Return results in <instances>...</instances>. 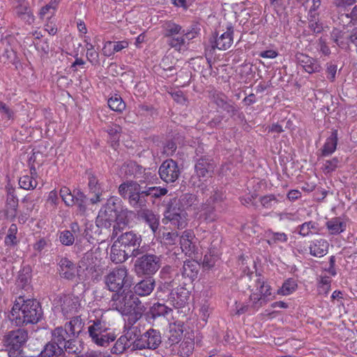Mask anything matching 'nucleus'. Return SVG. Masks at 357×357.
Listing matches in <instances>:
<instances>
[{"instance_id": "864d4df0", "label": "nucleus", "mask_w": 357, "mask_h": 357, "mask_svg": "<svg viewBox=\"0 0 357 357\" xmlns=\"http://www.w3.org/2000/svg\"><path fill=\"white\" fill-rule=\"evenodd\" d=\"M268 289V293H269V298L272 295L271 287V286L266 283L263 279L259 278L256 280V289L255 290V292L259 294V295H262L263 293Z\"/></svg>"}, {"instance_id": "473e14b6", "label": "nucleus", "mask_w": 357, "mask_h": 357, "mask_svg": "<svg viewBox=\"0 0 357 357\" xmlns=\"http://www.w3.org/2000/svg\"><path fill=\"white\" fill-rule=\"evenodd\" d=\"M40 354L41 357H66L62 347H57L52 343H47Z\"/></svg>"}, {"instance_id": "2eb2a0df", "label": "nucleus", "mask_w": 357, "mask_h": 357, "mask_svg": "<svg viewBox=\"0 0 357 357\" xmlns=\"http://www.w3.org/2000/svg\"><path fill=\"white\" fill-rule=\"evenodd\" d=\"M158 172L160 178L166 183H174L181 174L177 162L172 159L165 160L160 166Z\"/></svg>"}, {"instance_id": "412c9836", "label": "nucleus", "mask_w": 357, "mask_h": 357, "mask_svg": "<svg viewBox=\"0 0 357 357\" xmlns=\"http://www.w3.org/2000/svg\"><path fill=\"white\" fill-rule=\"evenodd\" d=\"M234 28L232 26H228L227 31L222 33L220 37L215 38L213 48H218L220 50L229 49L233 43Z\"/></svg>"}, {"instance_id": "f704fd0d", "label": "nucleus", "mask_w": 357, "mask_h": 357, "mask_svg": "<svg viewBox=\"0 0 357 357\" xmlns=\"http://www.w3.org/2000/svg\"><path fill=\"white\" fill-rule=\"evenodd\" d=\"M63 351L68 354H79L82 351L81 342L78 340V337H71L66 343L62 346Z\"/></svg>"}, {"instance_id": "aec40b11", "label": "nucleus", "mask_w": 357, "mask_h": 357, "mask_svg": "<svg viewBox=\"0 0 357 357\" xmlns=\"http://www.w3.org/2000/svg\"><path fill=\"white\" fill-rule=\"evenodd\" d=\"M298 3L303 7L305 11H307L308 20H318L321 6V0H297Z\"/></svg>"}, {"instance_id": "0e129e2a", "label": "nucleus", "mask_w": 357, "mask_h": 357, "mask_svg": "<svg viewBox=\"0 0 357 357\" xmlns=\"http://www.w3.org/2000/svg\"><path fill=\"white\" fill-rule=\"evenodd\" d=\"M36 48L40 53L41 56L47 55L50 51V47L47 40L36 43Z\"/></svg>"}, {"instance_id": "338daca9", "label": "nucleus", "mask_w": 357, "mask_h": 357, "mask_svg": "<svg viewBox=\"0 0 357 357\" xmlns=\"http://www.w3.org/2000/svg\"><path fill=\"white\" fill-rule=\"evenodd\" d=\"M49 241L45 238H41L38 240L33 245L35 251L38 252H42L48 245Z\"/></svg>"}, {"instance_id": "ea45409f", "label": "nucleus", "mask_w": 357, "mask_h": 357, "mask_svg": "<svg viewBox=\"0 0 357 357\" xmlns=\"http://www.w3.org/2000/svg\"><path fill=\"white\" fill-rule=\"evenodd\" d=\"M18 199L13 193H8L6 199V211L8 215L15 218L17 215Z\"/></svg>"}, {"instance_id": "c756f323", "label": "nucleus", "mask_w": 357, "mask_h": 357, "mask_svg": "<svg viewBox=\"0 0 357 357\" xmlns=\"http://www.w3.org/2000/svg\"><path fill=\"white\" fill-rule=\"evenodd\" d=\"M200 268L199 264L195 260H186L181 269L183 277L194 280L197 278Z\"/></svg>"}, {"instance_id": "13d9d810", "label": "nucleus", "mask_w": 357, "mask_h": 357, "mask_svg": "<svg viewBox=\"0 0 357 357\" xmlns=\"http://www.w3.org/2000/svg\"><path fill=\"white\" fill-rule=\"evenodd\" d=\"M121 128L117 124H112L108 126L107 132L112 137L114 142L116 143L119 141Z\"/></svg>"}, {"instance_id": "f257e3e1", "label": "nucleus", "mask_w": 357, "mask_h": 357, "mask_svg": "<svg viewBox=\"0 0 357 357\" xmlns=\"http://www.w3.org/2000/svg\"><path fill=\"white\" fill-rule=\"evenodd\" d=\"M42 307L35 299L25 300L23 296L16 298L10 317L12 322L17 326H22L29 324H37L43 317Z\"/></svg>"}, {"instance_id": "6ab92c4d", "label": "nucleus", "mask_w": 357, "mask_h": 357, "mask_svg": "<svg viewBox=\"0 0 357 357\" xmlns=\"http://www.w3.org/2000/svg\"><path fill=\"white\" fill-rule=\"evenodd\" d=\"M296 59L298 63L308 73L319 72L321 66L314 59L303 53H297Z\"/></svg>"}, {"instance_id": "680f3d73", "label": "nucleus", "mask_w": 357, "mask_h": 357, "mask_svg": "<svg viewBox=\"0 0 357 357\" xmlns=\"http://www.w3.org/2000/svg\"><path fill=\"white\" fill-rule=\"evenodd\" d=\"M222 109L226 111L232 117L237 116L238 118H241V116H243V113L239 112L238 109L234 105L229 102H227Z\"/></svg>"}, {"instance_id": "2f4dec72", "label": "nucleus", "mask_w": 357, "mask_h": 357, "mask_svg": "<svg viewBox=\"0 0 357 357\" xmlns=\"http://www.w3.org/2000/svg\"><path fill=\"white\" fill-rule=\"evenodd\" d=\"M328 248V243L326 240H315L310 246V252L314 257H321L327 254Z\"/></svg>"}, {"instance_id": "a19ab883", "label": "nucleus", "mask_w": 357, "mask_h": 357, "mask_svg": "<svg viewBox=\"0 0 357 357\" xmlns=\"http://www.w3.org/2000/svg\"><path fill=\"white\" fill-rule=\"evenodd\" d=\"M121 200L117 197H111L107 199V202L100 211L105 213L114 212L118 213L123 208L121 206Z\"/></svg>"}, {"instance_id": "7ed1b4c3", "label": "nucleus", "mask_w": 357, "mask_h": 357, "mask_svg": "<svg viewBox=\"0 0 357 357\" xmlns=\"http://www.w3.org/2000/svg\"><path fill=\"white\" fill-rule=\"evenodd\" d=\"M197 203V197L195 195L183 194L179 197L175 206H169L165 213V218L178 229L183 228L186 225L185 210Z\"/></svg>"}, {"instance_id": "f3484780", "label": "nucleus", "mask_w": 357, "mask_h": 357, "mask_svg": "<svg viewBox=\"0 0 357 357\" xmlns=\"http://www.w3.org/2000/svg\"><path fill=\"white\" fill-rule=\"evenodd\" d=\"M214 162L208 155H202L197 160L195 169L198 178H207L214 169Z\"/></svg>"}, {"instance_id": "de8ad7c7", "label": "nucleus", "mask_w": 357, "mask_h": 357, "mask_svg": "<svg viewBox=\"0 0 357 357\" xmlns=\"http://www.w3.org/2000/svg\"><path fill=\"white\" fill-rule=\"evenodd\" d=\"M297 288L296 282L291 278L287 280L282 287L278 290V294L283 296H287L293 293Z\"/></svg>"}, {"instance_id": "c9c22d12", "label": "nucleus", "mask_w": 357, "mask_h": 357, "mask_svg": "<svg viewBox=\"0 0 357 357\" xmlns=\"http://www.w3.org/2000/svg\"><path fill=\"white\" fill-rule=\"evenodd\" d=\"M298 232L302 236H307L313 233L319 232L318 223L309 221L303 223L297 227Z\"/></svg>"}, {"instance_id": "72a5a7b5", "label": "nucleus", "mask_w": 357, "mask_h": 357, "mask_svg": "<svg viewBox=\"0 0 357 357\" xmlns=\"http://www.w3.org/2000/svg\"><path fill=\"white\" fill-rule=\"evenodd\" d=\"M17 231L18 229L16 224H11L4 239L6 246L11 248L18 244L19 240L17 237Z\"/></svg>"}, {"instance_id": "4c0bfd02", "label": "nucleus", "mask_w": 357, "mask_h": 357, "mask_svg": "<svg viewBox=\"0 0 357 357\" xmlns=\"http://www.w3.org/2000/svg\"><path fill=\"white\" fill-rule=\"evenodd\" d=\"M169 341L172 344H175L181 341L183 331L181 326L174 323L169 324Z\"/></svg>"}, {"instance_id": "dca6fc26", "label": "nucleus", "mask_w": 357, "mask_h": 357, "mask_svg": "<svg viewBox=\"0 0 357 357\" xmlns=\"http://www.w3.org/2000/svg\"><path fill=\"white\" fill-rule=\"evenodd\" d=\"M80 298L73 294H67L61 296L59 299V305L63 314L66 317L75 313L81 307Z\"/></svg>"}, {"instance_id": "4d7b16f0", "label": "nucleus", "mask_w": 357, "mask_h": 357, "mask_svg": "<svg viewBox=\"0 0 357 357\" xmlns=\"http://www.w3.org/2000/svg\"><path fill=\"white\" fill-rule=\"evenodd\" d=\"M339 162L338 158L335 157L331 160H326L322 169L325 173H331L337 168Z\"/></svg>"}, {"instance_id": "7c9ffc66", "label": "nucleus", "mask_w": 357, "mask_h": 357, "mask_svg": "<svg viewBox=\"0 0 357 357\" xmlns=\"http://www.w3.org/2000/svg\"><path fill=\"white\" fill-rule=\"evenodd\" d=\"M135 322L131 321L130 324H127L125 326V333L123 335L125 337H127V340L130 342L132 345L131 349L133 348L134 342L139 340L140 336L142 335L140 330L139 326L135 325Z\"/></svg>"}, {"instance_id": "393cba45", "label": "nucleus", "mask_w": 357, "mask_h": 357, "mask_svg": "<svg viewBox=\"0 0 357 357\" xmlns=\"http://www.w3.org/2000/svg\"><path fill=\"white\" fill-rule=\"evenodd\" d=\"M130 254L125 248L122 249L120 244L114 241L110 249V259L116 264L125 261Z\"/></svg>"}, {"instance_id": "09e8293b", "label": "nucleus", "mask_w": 357, "mask_h": 357, "mask_svg": "<svg viewBox=\"0 0 357 357\" xmlns=\"http://www.w3.org/2000/svg\"><path fill=\"white\" fill-rule=\"evenodd\" d=\"M19 4L15 8L16 15L21 19L29 21L31 18L29 8L23 0H19Z\"/></svg>"}, {"instance_id": "8fccbe9b", "label": "nucleus", "mask_w": 357, "mask_h": 357, "mask_svg": "<svg viewBox=\"0 0 357 357\" xmlns=\"http://www.w3.org/2000/svg\"><path fill=\"white\" fill-rule=\"evenodd\" d=\"M86 202L87 198L84 194L80 191H77V197L75 199V205L77 206L78 212L80 215L85 214L86 211Z\"/></svg>"}, {"instance_id": "ddd939ff", "label": "nucleus", "mask_w": 357, "mask_h": 357, "mask_svg": "<svg viewBox=\"0 0 357 357\" xmlns=\"http://www.w3.org/2000/svg\"><path fill=\"white\" fill-rule=\"evenodd\" d=\"M197 31L195 30L185 31L167 40V45L175 51L183 53L188 50L189 41L195 38Z\"/></svg>"}, {"instance_id": "5701e85b", "label": "nucleus", "mask_w": 357, "mask_h": 357, "mask_svg": "<svg viewBox=\"0 0 357 357\" xmlns=\"http://www.w3.org/2000/svg\"><path fill=\"white\" fill-rule=\"evenodd\" d=\"M267 291L268 289H266L262 295H259V294L255 292L254 290L252 291L249 297L250 309H252L254 311H257L271 299L269 298V293H268Z\"/></svg>"}, {"instance_id": "bb28decb", "label": "nucleus", "mask_w": 357, "mask_h": 357, "mask_svg": "<svg viewBox=\"0 0 357 357\" xmlns=\"http://www.w3.org/2000/svg\"><path fill=\"white\" fill-rule=\"evenodd\" d=\"M31 175H24L20 178L19 185L20 188L29 190L36 188L38 183L36 180L37 172L35 167L32 165L30 167Z\"/></svg>"}, {"instance_id": "a211bd4d", "label": "nucleus", "mask_w": 357, "mask_h": 357, "mask_svg": "<svg viewBox=\"0 0 357 357\" xmlns=\"http://www.w3.org/2000/svg\"><path fill=\"white\" fill-rule=\"evenodd\" d=\"M58 271L61 278L73 280L77 273L75 264L66 257H63L58 263Z\"/></svg>"}, {"instance_id": "c85d7f7f", "label": "nucleus", "mask_w": 357, "mask_h": 357, "mask_svg": "<svg viewBox=\"0 0 357 357\" xmlns=\"http://www.w3.org/2000/svg\"><path fill=\"white\" fill-rule=\"evenodd\" d=\"M326 227L330 234L337 235L346 230L347 223L341 218L336 217L327 221Z\"/></svg>"}, {"instance_id": "a878e982", "label": "nucleus", "mask_w": 357, "mask_h": 357, "mask_svg": "<svg viewBox=\"0 0 357 357\" xmlns=\"http://www.w3.org/2000/svg\"><path fill=\"white\" fill-rule=\"evenodd\" d=\"M193 234L190 231H185L179 238L181 248L186 255L191 256L195 252V246L192 244Z\"/></svg>"}, {"instance_id": "39448f33", "label": "nucleus", "mask_w": 357, "mask_h": 357, "mask_svg": "<svg viewBox=\"0 0 357 357\" xmlns=\"http://www.w3.org/2000/svg\"><path fill=\"white\" fill-rule=\"evenodd\" d=\"M161 264V256L143 253L135 261L133 270L139 277H151L160 269Z\"/></svg>"}, {"instance_id": "603ef678", "label": "nucleus", "mask_w": 357, "mask_h": 357, "mask_svg": "<svg viewBox=\"0 0 357 357\" xmlns=\"http://www.w3.org/2000/svg\"><path fill=\"white\" fill-rule=\"evenodd\" d=\"M59 241L63 245H73L75 241L74 234L68 230H64L59 234Z\"/></svg>"}, {"instance_id": "79ce46f5", "label": "nucleus", "mask_w": 357, "mask_h": 357, "mask_svg": "<svg viewBox=\"0 0 357 357\" xmlns=\"http://www.w3.org/2000/svg\"><path fill=\"white\" fill-rule=\"evenodd\" d=\"M108 106L116 112H122L126 108V104L120 96L115 94L108 99Z\"/></svg>"}, {"instance_id": "5fc2aeb1", "label": "nucleus", "mask_w": 357, "mask_h": 357, "mask_svg": "<svg viewBox=\"0 0 357 357\" xmlns=\"http://www.w3.org/2000/svg\"><path fill=\"white\" fill-rule=\"evenodd\" d=\"M137 182L130 181L123 182L119 187V193L124 199H128V195L131 193V185L136 184Z\"/></svg>"}, {"instance_id": "1a4fd4ad", "label": "nucleus", "mask_w": 357, "mask_h": 357, "mask_svg": "<svg viewBox=\"0 0 357 357\" xmlns=\"http://www.w3.org/2000/svg\"><path fill=\"white\" fill-rule=\"evenodd\" d=\"M116 241L128 250L132 257H137L145 252L144 248L141 246L142 241L141 235L132 231L121 234Z\"/></svg>"}, {"instance_id": "052dcab7", "label": "nucleus", "mask_w": 357, "mask_h": 357, "mask_svg": "<svg viewBox=\"0 0 357 357\" xmlns=\"http://www.w3.org/2000/svg\"><path fill=\"white\" fill-rule=\"evenodd\" d=\"M260 202L264 208H270L278 203V199L275 195H269L261 197L260 198Z\"/></svg>"}, {"instance_id": "49530a36", "label": "nucleus", "mask_w": 357, "mask_h": 357, "mask_svg": "<svg viewBox=\"0 0 357 357\" xmlns=\"http://www.w3.org/2000/svg\"><path fill=\"white\" fill-rule=\"evenodd\" d=\"M171 311L172 309L170 307L159 303H155L151 309L152 317L154 319L158 317H165Z\"/></svg>"}, {"instance_id": "e2e57ef3", "label": "nucleus", "mask_w": 357, "mask_h": 357, "mask_svg": "<svg viewBox=\"0 0 357 357\" xmlns=\"http://www.w3.org/2000/svg\"><path fill=\"white\" fill-rule=\"evenodd\" d=\"M162 238L165 244L175 245L178 241V235L176 232L164 233Z\"/></svg>"}, {"instance_id": "58836bf2", "label": "nucleus", "mask_w": 357, "mask_h": 357, "mask_svg": "<svg viewBox=\"0 0 357 357\" xmlns=\"http://www.w3.org/2000/svg\"><path fill=\"white\" fill-rule=\"evenodd\" d=\"M267 243L269 245H273L278 243H286L288 240L287 235L283 232H274L268 230L266 232Z\"/></svg>"}, {"instance_id": "774afa93", "label": "nucleus", "mask_w": 357, "mask_h": 357, "mask_svg": "<svg viewBox=\"0 0 357 357\" xmlns=\"http://www.w3.org/2000/svg\"><path fill=\"white\" fill-rule=\"evenodd\" d=\"M47 203L52 207H56L59 203V197L56 190H52L48 195Z\"/></svg>"}, {"instance_id": "3c124183", "label": "nucleus", "mask_w": 357, "mask_h": 357, "mask_svg": "<svg viewBox=\"0 0 357 357\" xmlns=\"http://www.w3.org/2000/svg\"><path fill=\"white\" fill-rule=\"evenodd\" d=\"M96 224L99 228L109 229L112 225V220L107 217V213L100 211L96 220Z\"/></svg>"}, {"instance_id": "c03bdc74", "label": "nucleus", "mask_w": 357, "mask_h": 357, "mask_svg": "<svg viewBox=\"0 0 357 357\" xmlns=\"http://www.w3.org/2000/svg\"><path fill=\"white\" fill-rule=\"evenodd\" d=\"M149 202L154 203V199L159 198L167 193V190L160 187H144Z\"/></svg>"}, {"instance_id": "a18cd8bd", "label": "nucleus", "mask_w": 357, "mask_h": 357, "mask_svg": "<svg viewBox=\"0 0 357 357\" xmlns=\"http://www.w3.org/2000/svg\"><path fill=\"white\" fill-rule=\"evenodd\" d=\"M199 218L206 222H212L217 220L218 215L213 206L206 204L202 208Z\"/></svg>"}, {"instance_id": "f03ea898", "label": "nucleus", "mask_w": 357, "mask_h": 357, "mask_svg": "<svg viewBox=\"0 0 357 357\" xmlns=\"http://www.w3.org/2000/svg\"><path fill=\"white\" fill-rule=\"evenodd\" d=\"M111 305L123 316H130L128 324L131 321L136 322L139 320L146 310L144 304L136 295L132 292H125V290L112 294Z\"/></svg>"}, {"instance_id": "69168bd1", "label": "nucleus", "mask_w": 357, "mask_h": 357, "mask_svg": "<svg viewBox=\"0 0 357 357\" xmlns=\"http://www.w3.org/2000/svg\"><path fill=\"white\" fill-rule=\"evenodd\" d=\"M89 187L93 192L99 193V192H100V187L98 183V181L93 175H90L89 176Z\"/></svg>"}, {"instance_id": "9d476101", "label": "nucleus", "mask_w": 357, "mask_h": 357, "mask_svg": "<svg viewBox=\"0 0 357 357\" xmlns=\"http://www.w3.org/2000/svg\"><path fill=\"white\" fill-rule=\"evenodd\" d=\"M162 343L161 333L158 330L149 328L142 333L139 340L134 342L132 351L142 349H156Z\"/></svg>"}, {"instance_id": "9b49d317", "label": "nucleus", "mask_w": 357, "mask_h": 357, "mask_svg": "<svg viewBox=\"0 0 357 357\" xmlns=\"http://www.w3.org/2000/svg\"><path fill=\"white\" fill-rule=\"evenodd\" d=\"M70 230L69 231H72V233L74 234L75 238L76 239V242L75 244V249L76 250V252H81L84 250H86V252L85 253L84 257L82 258L81 263L83 265H86V268H88V267L91 265V264L89 262V260L93 259V253L89 252L87 249L83 247V244L89 243L88 241H86V242H83V238L86 237L89 234L88 227H86L84 230H82L80 228L78 223L74 222L70 224Z\"/></svg>"}, {"instance_id": "e433bc0d", "label": "nucleus", "mask_w": 357, "mask_h": 357, "mask_svg": "<svg viewBox=\"0 0 357 357\" xmlns=\"http://www.w3.org/2000/svg\"><path fill=\"white\" fill-rule=\"evenodd\" d=\"M164 30V36L167 40L180 33H183V32L185 31L179 24L171 21L165 24Z\"/></svg>"}, {"instance_id": "20e7f679", "label": "nucleus", "mask_w": 357, "mask_h": 357, "mask_svg": "<svg viewBox=\"0 0 357 357\" xmlns=\"http://www.w3.org/2000/svg\"><path fill=\"white\" fill-rule=\"evenodd\" d=\"M84 326V322L79 316L73 317L63 326H58L52 331V343L57 347H62L71 337H79Z\"/></svg>"}, {"instance_id": "6e6d98bb", "label": "nucleus", "mask_w": 357, "mask_h": 357, "mask_svg": "<svg viewBox=\"0 0 357 357\" xmlns=\"http://www.w3.org/2000/svg\"><path fill=\"white\" fill-rule=\"evenodd\" d=\"M128 210L127 208H123L118 213H114L116 216L115 222L126 227L128 223Z\"/></svg>"}, {"instance_id": "0eeeda50", "label": "nucleus", "mask_w": 357, "mask_h": 357, "mask_svg": "<svg viewBox=\"0 0 357 357\" xmlns=\"http://www.w3.org/2000/svg\"><path fill=\"white\" fill-rule=\"evenodd\" d=\"M28 340V332L24 329L11 331L3 336V345L7 348L8 357L22 354V347Z\"/></svg>"}, {"instance_id": "4be33fe9", "label": "nucleus", "mask_w": 357, "mask_h": 357, "mask_svg": "<svg viewBox=\"0 0 357 357\" xmlns=\"http://www.w3.org/2000/svg\"><path fill=\"white\" fill-rule=\"evenodd\" d=\"M155 280L152 277L147 276L146 278L137 282L134 287V292L140 296H148L151 294L155 287Z\"/></svg>"}, {"instance_id": "4468645a", "label": "nucleus", "mask_w": 357, "mask_h": 357, "mask_svg": "<svg viewBox=\"0 0 357 357\" xmlns=\"http://www.w3.org/2000/svg\"><path fill=\"white\" fill-rule=\"evenodd\" d=\"M128 202L135 209H144L149 204L147 193L144 188L138 183L131 185V193L128 195Z\"/></svg>"}, {"instance_id": "cd10ccee", "label": "nucleus", "mask_w": 357, "mask_h": 357, "mask_svg": "<svg viewBox=\"0 0 357 357\" xmlns=\"http://www.w3.org/2000/svg\"><path fill=\"white\" fill-rule=\"evenodd\" d=\"M138 216L144 220L153 232H155L159 225V217L152 211L147 208L138 211Z\"/></svg>"}, {"instance_id": "bf43d9fd", "label": "nucleus", "mask_w": 357, "mask_h": 357, "mask_svg": "<svg viewBox=\"0 0 357 357\" xmlns=\"http://www.w3.org/2000/svg\"><path fill=\"white\" fill-rule=\"evenodd\" d=\"M0 114L3 119L7 120H10L14 116L13 110L2 101H0Z\"/></svg>"}, {"instance_id": "423d86ee", "label": "nucleus", "mask_w": 357, "mask_h": 357, "mask_svg": "<svg viewBox=\"0 0 357 357\" xmlns=\"http://www.w3.org/2000/svg\"><path fill=\"white\" fill-rule=\"evenodd\" d=\"M131 278L124 266L114 268L105 276V283L107 288L112 292L121 293L124 287L131 285Z\"/></svg>"}, {"instance_id": "b1692460", "label": "nucleus", "mask_w": 357, "mask_h": 357, "mask_svg": "<svg viewBox=\"0 0 357 357\" xmlns=\"http://www.w3.org/2000/svg\"><path fill=\"white\" fill-rule=\"evenodd\" d=\"M337 130H333L320 149L321 156L327 157L332 155L337 149Z\"/></svg>"}, {"instance_id": "6e6552de", "label": "nucleus", "mask_w": 357, "mask_h": 357, "mask_svg": "<svg viewBox=\"0 0 357 357\" xmlns=\"http://www.w3.org/2000/svg\"><path fill=\"white\" fill-rule=\"evenodd\" d=\"M88 332L92 342L101 347L107 346L116 338L114 333L99 319L93 321V324L88 328Z\"/></svg>"}, {"instance_id": "37998d69", "label": "nucleus", "mask_w": 357, "mask_h": 357, "mask_svg": "<svg viewBox=\"0 0 357 357\" xmlns=\"http://www.w3.org/2000/svg\"><path fill=\"white\" fill-rule=\"evenodd\" d=\"M132 345L130 342L127 340V337L121 335L116 342L114 347L112 348V353L115 354H121L127 349L131 347Z\"/></svg>"}, {"instance_id": "f8f14e48", "label": "nucleus", "mask_w": 357, "mask_h": 357, "mask_svg": "<svg viewBox=\"0 0 357 357\" xmlns=\"http://www.w3.org/2000/svg\"><path fill=\"white\" fill-rule=\"evenodd\" d=\"M174 286V281L165 283V287L170 291L167 302L175 308H181L188 303L190 298V291L184 287H177L172 289Z\"/></svg>"}]
</instances>
